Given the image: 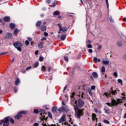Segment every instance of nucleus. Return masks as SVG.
<instances>
[{"label":"nucleus","instance_id":"f257e3e1","mask_svg":"<svg viewBox=\"0 0 126 126\" xmlns=\"http://www.w3.org/2000/svg\"><path fill=\"white\" fill-rule=\"evenodd\" d=\"M83 95H84L83 92H79L77 94V96L79 97L78 100L74 98V100H72L71 101V103H74L75 104L74 105L73 107L76 113L75 116L78 119H80L82 116H83V111L82 110L79 109V108H82L84 106V102L81 99V98H83Z\"/></svg>","mask_w":126,"mask_h":126},{"label":"nucleus","instance_id":"f03ea898","mask_svg":"<svg viewBox=\"0 0 126 126\" xmlns=\"http://www.w3.org/2000/svg\"><path fill=\"white\" fill-rule=\"evenodd\" d=\"M111 100L112 103H110L109 102L107 103V105H108L109 107H112V106H118V105H119V104H120V103H123V100L119 98L117 99V100H116V99H114V98H111Z\"/></svg>","mask_w":126,"mask_h":126},{"label":"nucleus","instance_id":"7ed1b4c3","mask_svg":"<svg viewBox=\"0 0 126 126\" xmlns=\"http://www.w3.org/2000/svg\"><path fill=\"white\" fill-rule=\"evenodd\" d=\"M4 121L5 123L3 124V126H8L9 125V121L11 124H14V120L9 116L4 118Z\"/></svg>","mask_w":126,"mask_h":126},{"label":"nucleus","instance_id":"20e7f679","mask_svg":"<svg viewBox=\"0 0 126 126\" xmlns=\"http://www.w3.org/2000/svg\"><path fill=\"white\" fill-rule=\"evenodd\" d=\"M13 45L14 47H15V48L17 49L18 51H19V52H21V51H22L21 47H22L23 44L19 42V41L15 42L14 43H13Z\"/></svg>","mask_w":126,"mask_h":126},{"label":"nucleus","instance_id":"39448f33","mask_svg":"<svg viewBox=\"0 0 126 126\" xmlns=\"http://www.w3.org/2000/svg\"><path fill=\"white\" fill-rule=\"evenodd\" d=\"M39 113L40 114V115L41 116V117H40V119H41V121H43V120H47L48 119V117H46L45 115H47V113H46V111L44 109H40L39 110Z\"/></svg>","mask_w":126,"mask_h":126},{"label":"nucleus","instance_id":"423d86ee","mask_svg":"<svg viewBox=\"0 0 126 126\" xmlns=\"http://www.w3.org/2000/svg\"><path fill=\"white\" fill-rule=\"evenodd\" d=\"M68 111V108H67V107L66 106H62L59 109V111L61 113H62V112L64 113L65 112H67Z\"/></svg>","mask_w":126,"mask_h":126},{"label":"nucleus","instance_id":"0eeeda50","mask_svg":"<svg viewBox=\"0 0 126 126\" xmlns=\"http://www.w3.org/2000/svg\"><path fill=\"white\" fill-rule=\"evenodd\" d=\"M111 96V94L108 93H104L103 94L100 95V98L102 99H106V98H109Z\"/></svg>","mask_w":126,"mask_h":126},{"label":"nucleus","instance_id":"6e6552de","mask_svg":"<svg viewBox=\"0 0 126 126\" xmlns=\"http://www.w3.org/2000/svg\"><path fill=\"white\" fill-rule=\"evenodd\" d=\"M65 121H66V119H65V115L63 114L62 115L61 119L59 120V123L61 124H62V126L63 124H64L65 123Z\"/></svg>","mask_w":126,"mask_h":126},{"label":"nucleus","instance_id":"1a4fd4ad","mask_svg":"<svg viewBox=\"0 0 126 126\" xmlns=\"http://www.w3.org/2000/svg\"><path fill=\"white\" fill-rule=\"evenodd\" d=\"M22 117V114H21V113L19 112L17 114V115L15 116L14 118L16 120H19V119H20V118H21Z\"/></svg>","mask_w":126,"mask_h":126},{"label":"nucleus","instance_id":"9d476101","mask_svg":"<svg viewBox=\"0 0 126 126\" xmlns=\"http://www.w3.org/2000/svg\"><path fill=\"white\" fill-rule=\"evenodd\" d=\"M3 20L5 22H9V21H10V17H9V16L4 17L3 18Z\"/></svg>","mask_w":126,"mask_h":126},{"label":"nucleus","instance_id":"9b49d317","mask_svg":"<svg viewBox=\"0 0 126 126\" xmlns=\"http://www.w3.org/2000/svg\"><path fill=\"white\" fill-rule=\"evenodd\" d=\"M5 38L6 39H10V38H12V34L9 32H7L6 33V36Z\"/></svg>","mask_w":126,"mask_h":126},{"label":"nucleus","instance_id":"f8f14e48","mask_svg":"<svg viewBox=\"0 0 126 126\" xmlns=\"http://www.w3.org/2000/svg\"><path fill=\"white\" fill-rule=\"evenodd\" d=\"M112 89H113V88H111V93L112 95H117V92L120 91V90H118V89H116L115 91H113Z\"/></svg>","mask_w":126,"mask_h":126},{"label":"nucleus","instance_id":"ddd939ff","mask_svg":"<svg viewBox=\"0 0 126 126\" xmlns=\"http://www.w3.org/2000/svg\"><path fill=\"white\" fill-rule=\"evenodd\" d=\"M15 84L16 86H18L19 84H20V79L19 78L16 79V80L15 81Z\"/></svg>","mask_w":126,"mask_h":126},{"label":"nucleus","instance_id":"4468645a","mask_svg":"<svg viewBox=\"0 0 126 126\" xmlns=\"http://www.w3.org/2000/svg\"><path fill=\"white\" fill-rule=\"evenodd\" d=\"M96 114H95L94 113L92 114V117L93 121H96V122H97L98 119L97 118V117H96Z\"/></svg>","mask_w":126,"mask_h":126},{"label":"nucleus","instance_id":"2eb2a0df","mask_svg":"<svg viewBox=\"0 0 126 126\" xmlns=\"http://www.w3.org/2000/svg\"><path fill=\"white\" fill-rule=\"evenodd\" d=\"M40 29H41V31H42L43 32H45V31H46V30H47V27H46V26H42L40 27Z\"/></svg>","mask_w":126,"mask_h":126},{"label":"nucleus","instance_id":"dca6fc26","mask_svg":"<svg viewBox=\"0 0 126 126\" xmlns=\"http://www.w3.org/2000/svg\"><path fill=\"white\" fill-rule=\"evenodd\" d=\"M41 24H42V22H41V21H38L36 23L35 25L36 27H40Z\"/></svg>","mask_w":126,"mask_h":126},{"label":"nucleus","instance_id":"f3484780","mask_svg":"<svg viewBox=\"0 0 126 126\" xmlns=\"http://www.w3.org/2000/svg\"><path fill=\"white\" fill-rule=\"evenodd\" d=\"M92 75L93 77H94V78H95V79L98 78V74H97L96 72H93Z\"/></svg>","mask_w":126,"mask_h":126},{"label":"nucleus","instance_id":"a211bd4d","mask_svg":"<svg viewBox=\"0 0 126 126\" xmlns=\"http://www.w3.org/2000/svg\"><path fill=\"white\" fill-rule=\"evenodd\" d=\"M102 63H103V64H105V65H108V64L110 63V61L103 60L102 61Z\"/></svg>","mask_w":126,"mask_h":126},{"label":"nucleus","instance_id":"6ab92c4d","mask_svg":"<svg viewBox=\"0 0 126 126\" xmlns=\"http://www.w3.org/2000/svg\"><path fill=\"white\" fill-rule=\"evenodd\" d=\"M60 31L62 32H65V31H67V28L66 27H63L60 29Z\"/></svg>","mask_w":126,"mask_h":126},{"label":"nucleus","instance_id":"aec40b11","mask_svg":"<svg viewBox=\"0 0 126 126\" xmlns=\"http://www.w3.org/2000/svg\"><path fill=\"white\" fill-rule=\"evenodd\" d=\"M104 110L106 114H110V109L108 108L107 107H105L104 108Z\"/></svg>","mask_w":126,"mask_h":126},{"label":"nucleus","instance_id":"412c9836","mask_svg":"<svg viewBox=\"0 0 126 126\" xmlns=\"http://www.w3.org/2000/svg\"><path fill=\"white\" fill-rule=\"evenodd\" d=\"M43 126H56L57 125H56L55 124H52L51 125H47V124H46V123H45V122H43L42 124Z\"/></svg>","mask_w":126,"mask_h":126},{"label":"nucleus","instance_id":"4be33fe9","mask_svg":"<svg viewBox=\"0 0 126 126\" xmlns=\"http://www.w3.org/2000/svg\"><path fill=\"white\" fill-rule=\"evenodd\" d=\"M10 28L12 30L14 29V28H15V24L14 23L10 24Z\"/></svg>","mask_w":126,"mask_h":126},{"label":"nucleus","instance_id":"5701e85b","mask_svg":"<svg viewBox=\"0 0 126 126\" xmlns=\"http://www.w3.org/2000/svg\"><path fill=\"white\" fill-rule=\"evenodd\" d=\"M18 33H19V30L17 29H15L14 31L13 35H17Z\"/></svg>","mask_w":126,"mask_h":126},{"label":"nucleus","instance_id":"b1692460","mask_svg":"<svg viewBox=\"0 0 126 126\" xmlns=\"http://www.w3.org/2000/svg\"><path fill=\"white\" fill-rule=\"evenodd\" d=\"M100 71L101 73L106 72V68H105V66H102Z\"/></svg>","mask_w":126,"mask_h":126},{"label":"nucleus","instance_id":"393cba45","mask_svg":"<svg viewBox=\"0 0 126 126\" xmlns=\"http://www.w3.org/2000/svg\"><path fill=\"white\" fill-rule=\"evenodd\" d=\"M66 38V36L64 34L62 35L61 37V39L62 41H64Z\"/></svg>","mask_w":126,"mask_h":126},{"label":"nucleus","instance_id":"a878e982","mask_svg":"<svg viewBox=\"0 0 126 126\" xmlns=\"http://www.w3.org/2000/svg\"><path fill=\"white\" fill-rule=\"evenodd\" d=\"M61 13L59 11H55L53 12V15H60Z\"/></svg>","mask_w":126,"mask_h":126},{"label":"nucleus","instance_id":"bb28decb","mask_svg":"<svg viewBox=\"0 0 126 126\" xmlns=\"http://www.w3.org/2000/svg\"><path fill=\"white\" fill-rule=\"evenodd\" d=\"M57 110H58V107H54L52 108V111L53 113H56V112H57Z\"/></svg>","mask_w":126,"mask_h":126},{"label":"nucleus","instance_id":"cd10ccee","mask_svg":"<svg viewBox=\"0 0 126 126\" xmlns=\"http://www.w3.org/2000/svg\"><path fill=\"white\" fill-rule=\"evenodd\" d=\"M56 2H58V1L57 0H55V1H54L52 3V4L50 6L51 7H55V6H56Z\"/></svg>","mask_w":126,"mask_h":126},{"label":"nucleus","instance_id":"c85d7f7f","mask_svg":"<svg viewBox=\"0 0 126 126\" xmlns=\"http://www.w3.org/2000/svg\"><path fill=\"white\" fill-rule=\"evenodd\" d=\"M39 66V62H35L33 65V67L36 68V67H38Z\"/></svg>","mask_w":126,"mask_h":126},{"label":"nucleus","instance_id":"c756f323","mask_svg":"<svg viewBox=\"0 0 126 126\" xmlns=\"http://www.w3.org/2000/svg\"><path fill=\"white\" fill-rule=\"evenodd\" d=\"M103 123L104 124H106V125H110V121H109L108 120H107L106 119L103 120Z\"/></svg>","mask_w":126,"mask_h":126},{"label":"nucleus","instance_id":"7c9ffc66","mask_svg":"<svg viewBox=\"0 0 126 126\" xmlns=\"http://www.w3.org/2000/svg\"><path fill=\"white\" fill-rule=\"evenodd\" d=\"M117 45L118 46V47H122V46H123V42H122V41L118 42Z\"/></svg>","mask_w":126,"mask_h":126},{"label":"nucleus","instance_id":"2f4dec72","mask_svg":"<svg viewBox=\"0 0 126 126\" xmlns=\"http://www.w3.org/2000/svg\"><path fill=\"white\" fill-rule=\"evenodd\" d=\"M63 126H71L70 125L68 124L67 122H64V124H63Z\"/></svg>","mask_w":126,"mask_h":126},{"label":"nucleus","instance_id":"473e14b6","mask_svg":"<svg viewBox=\"0 0 126 126\" xmlns=\"http://www.w3.org/2000/svg\"><path fill=\"white\" fill-rule=\"evenodd\" d=\"M109 20H110V22H112V23H114V19H113V18H112V16H110L109 17Z\"/></svg>","mask_w":126,"mask_h":126},{"label":"nucleus","instance_id":"72a5a7b5","mask_svg":"<svg viewBox=\"0 0 126 126\" xmlns=\"http://www.w3.org/2000/svg\"><path fill=\"white\" fill-rule=\"evenodd\" d=\"M38 47H39V48H40V49H42V48H43V43L40 42L38 44Z\"/></svg>","mask_w":126,"mask_h":126},{"label":"nucleus","instance_id":"f704fd0d","mask_svg":"<svg viewBox=\"0 0 126 126\" xmlns=\"http://www.w3.org/2000/svg\"><path fill=\"white\" fill-rule=\"evenodd\" d=\"M104 77L105 78H107V74H105V72H101V76H102V77H104Z\"/></svg>","mask_w":126,"mask_h":126},{"label":"nucleus","instance_id":"c9c22d12","mask_svg":"<svg viewBox=\"0 0 126 126\" xmlns=\"http://www.w3.org/2000/svg\"><path fill=\"white\" fill-rule=\"evenodd\" d=\"M5 123V120H4V118L3 119V120H0V126H1L2 124H4Z\"/></svg>","mask_w":126,"mask_h":126},{"label":"nucleus","instance_id":"e433bc0d","mask_svg":"<svg viewBox=\"0 0 126 126\" xmlns=\"http://www.w3.org/2000/svg\"><path fill=\"white\" fill-rule=\"evenodd\" d=\"M41 70H42V71H46V67L44 65H42L41 67Z\"/></svg>","mask_w":126,"mask_h":126},{"label":"nucleus","instance_id":"4c0bfd02","mask_svg":"<svg viewBox=\"0 0 126 126\" xmlns=\"http://www.w3.org/2000/svg\"><path fill=\"white\" fill-rule=\"evenodd\" d=\"M89 94L90 95V96H93V94L92 93V91H91V90L89 89Z\"/></svg>","mask_w":126,"mask_h":126},{"label":"nucleus","instance_id":"58836bf2","mask_svg":"<svg viewBox=\"0 0 126 126\" xmlns=\"http://www.w3.org/2000/svg\"><path fill=\"white\" fill-rule=\"evenodd\" d=\"M48 114L49 118L52 119H53V116L52 115V114H51V113H50V112H48Z\"/></svg>","mask_w":126,"mask_h":126},{"label":"nucleus","instance_id":"ea45409f","mask_svg":"<svg viewBox=\"0 0 126 126\" xmlns=\"http://www.w3.org/2000/svg\"><path fill=\"white\" fill-rule=\"evenodd\" d=\"M87 48H88V49H92V48L93 47L92 44H87Z\"/></svg>","mask_w":126,"mask_h":126},{"label":"nucleus","instance_id":"a19ab883","mask_svg":"<svg viewBox=\"0 0 126 126\" xmlns=\"http://www.w3.org/2000/svg\"><path fill=\"white\" fill-rule=\"evenodd\" d=\"M27 113H28V111H22L20 112V113H21V115H22V114H27Z\"/></svg>","mask_w":126,"mask_h":126},{"label":"nucleus","instance_id":"79ce46f5","mask_svg":"<svg viewBox=\"0 0 126 126\" xmlns=\"http://www.w3.org/2000/svg\"><path fill=\"white\" fill-rule=\"evenodd\" d=\"M118 83H120L122 85L123 84V80H122V79H119L118 80Z\"/></svg>","mask_w":126,"mask_h":126},{"label":"nucleus","instance_id":"37998d69","mask_svg":"<svg viewBox=\"0 0 126 126\" xmlns=\"http://www.w3.org/2000/svg\"><path fill=\"white\" fill-rule=\"evenodd\" d=\"M25 44H26V46H29L30 42H29V41L28 40H26Z\"/></svg>","mask_w":126,"mask_h":126},{"label":"nucleus","instance_id":"c03bdc74","mask_svg":"<svg viewBox=\"0 0 126 126\" xmlns=\"http://www.w3.org/2000/svg\"><path fill=\"white\" fill-rule=\"evenodd\" d=\"M113 75L115 77H118V73L117 72H115L113 73Z\"/></svg>","mask_w":126,"mask_h":126},{"label":"nucleus","instance_id":"a18cd8bd","mask_svg":"<svg viewBox=\"0 0 126 126\" xmlns=\"http://www.w3.org/2000/svg\"><path fill=\"white\" fill-rule=\"evenodd\" d=\"M91 43H92V41H91V40H88L86 43V45L91 44Z\"/></svg>","mask_w":126,"mask_h":126},{"label":"nucleus","instance_id":"49530a36","mask_svg":"<svg viewBox=\"0 0 126 126\" xmlns=\"http://www.w3.org/2000/svg\"><path fill=\"white\" fill-rule=\"evenodd\" d=\"M43 61H44V58H43V57H39V61L43 62Z\"/></svg>","mask_w":126,"mask_h":126},{"label":"nucleus","instance_id":"de8ad7c7","mask_svg":"<svg viewBox=\"0 0 126 126\" xmlns=\"http://www.w3.org/2000/svg\"><path fill=\"white\" fill-rule=\"evenodd\" d=\"M58 26L59 27V30H61L63 26L61 24H58Z\"/></svg>","mask_w":126,"mask_h":126},{"label":"nucleus","instance_id":"09e8293b","mask_svg":"<svg viewBox=\"0 0 126 126\" xmlns=\"http://www.w3.org/2000/svg\"><path fill=\"white\" fill-rule=\"evenodd\" d=\"M33 112L35 114H38V113H39V110H37V109H34L33 110Z\"/></svg>","mask_w":126,"mask_h":126},{"label":"nucleus","instance_id":"8fccbe9b","mask_svg":"<svg viewBox=\"0 0 126 126\" xmlns=\"http://www.w3.org/2000/svg\"><path fill=\"white\" fill-rule=\"evenodd\" d=\"M64 60L65 62H68V58L67 57H64Z\"/></svg>","mask_w":126,"mask_h":126},{"label":"nucleus","instance_id":"3c124183","mask_svg":"<svg viewBox=\"0 0 126 126\" xmlns=\"http://www.w3.org/2000/svg\"><path fill=\"white\" fill-rule=\"evenodd\" d=\"M96 87L95 86H92L91 87V90H95Z\"/></svg>","mask_w":126,"mask_h":126},{"label":"nucleus","instance_id":"603ef678","mask_svg":"<svg viewBox=\"0 0 126 126\" xmlns=\"http://www.w3.org/2000/svg\"><path fill=\"white\" fill-rule=\"evenodd\" d=\"M97 49L99 51H100L101 50V49H102V46L101 45H98V47H97Z\"/></svg>","mask_w":126,"mask_h":126},{"label":"nucleus","instance_id":"864d4df0","mask_svg":"<svg viewBox=\"0 0 126 126\" xmlns=\"http://www.w3.org/2000/svg\"><path fill=\"white\" fill-rule=\"evenodd\" d=\"M44 35L45 37H48V36L49 35V34L48 33V32H44Z\"/></svg>","mask_w":126,"mask_h":126},{"label":"nucleus","instance_id":"5fc2aeb1","mask_svg":"<svg viewBox=\"0 0 126 126\" xmlns=\"http://www.w3.org/2000/svg\"><path fill=\"white\" fill-rule=\"evenodd\" d=\"M47 40V38L44 37L41 39V41H46Z\"/></svg>","mask_w":126,"mask_h":126},{"label":"nucleus","instance_id":"6e6d98bb","mask_svg":"<svg viewBox=\"0 0 126 126\" xmlns=\"http://www.w3.org/2000/svg\"><path fill=\"white\" fill-rule=\"evenodd\" d=\"M27 39L30 41V42H32V38L31 37H28Z\"/></svg>","mask_w":126,"mask_h":126},{"label":"nucleus","instance_id":"4d7b16f0","mask_svg":"<svg viewBox=\"0 0 126 126\" xmlns=\"http://www.w3.org/2000/svg\"><path fill=\"white\" fill-rule=\"evenodd\" d=\"M74 95H75V93H73L70 96L71 98H73V97H74Z\"/></svg>","mask_w":126,"mask_h":126},{"label":"nucleus","instance_id":"13d9d810","mask_svg":"<svg viewBox=\"0 0 126 126\" xmlns=\"http://www.w3.org/2000/svg\"><path fill=\"white\" fill-rule=\"evenodd\" d=\"M106 0L107 8H109V1H108V0Z\"/></svg>","mask_w":126,"mask_h":126},{"label":"nucleus","instance_id":"bf43d9fd","mask_svg":"<svg viewBox=\"0 0 126 126\" xmlns=\"http://www.w3.org/2000/svg\"><path fill=\"white\" fill-rule=\"evenodd\" d=\"M94 62H96V63H97V61H98V59L96 57H94Z\"/></svg>","mask_w":126,"mask_h":126},{"label":"nucleus","instance_id":"052dcab7","mask_svg":"<svg viewBox=\"0 0 126 126\" xmlns=\"http://www.w3.org/2000/svg\"><path fill=\"white\" fill-rule=\"evenodd\" d=\"M5 54H7V52H2L0 53V55L2 56V55H5Z\"/></svg>","mask_w":126,"mask_h":126},{"label":"nucleus","instance_id":"680f3d73","mask_svg":"<svg viewBox=\"0 0 126 126\" xmlns=\"http://www.w3.org/2000/svg\"><path fill=\"white\" fill-rule=\"evenodd\" d=\"M33 126H39V123H35L33 124Z\"/></svg>","mask_w":126,"mask_h":126},{"label":"nucleus","instance_id":"e2e57ef3","mask_svg":"<svg viewBox=\"0 0 126 126\" xmlns=\"http://www.w3.org/2000/svg\"><path fill=\"white\" fill-rule=\"evenodd\" d=\"M32 68V67L31 66H29L26 68V70H29V69H31V68Z\"/></svg>","mask_w":126,"mask_h":126},{"label":"nucleus","instance_id":"0e129e2a","mask_svg":"<svg viewBox=\"0 0 126 126\" xmlns=\"http://www.w3.org/2000/svg\"><path fill=\"white\" fill-rule=\"evenodd\" d=\"M46 2H47L48 4H50V3H51V0H46Z\"/></svg>","mask_w":126,"mask_h":126},{"label":"nucleus","instance_id":"69168bd1","mask_svg":"<svg viewBox=\"0 0 126 126\" xmlns=\"http://www.w3.org/2000/svg\"><path fill=\"white\" fill-rule=\"evenodd\" d=\"M14 91H15V93H17V89H16V87H15L14 88Z\"/></svg>","mask_w":126,"mask_h":126},{"label":"nucleus","instance_id":"338daca9","mask_svg":"<svg viewBox=\"0 0 126 126\" xmlns=\"http://www.w3.org/2000/svg\"><path fill=\"white\" fill-rule=\"evenodd\" d=\"M88 52L89 53H93V50L92 49H89Z\"/></svg>","mask_w":126,"mask_h":126},{"label":"nucleus","instance_id":"774afa93","mask_svg":"<svg viewBox=\"0 0 126 126\" xmlns=\"http://www.w3.org/2000/svg\"><path fill=\"white\" fill-rule=\"evenodd\" d=\"M38 53H39V51L38 50H36L35 52V55L37 56V55H38Z\"/></svg>","mask_w":126,"mask_h":126}]
</instances>
